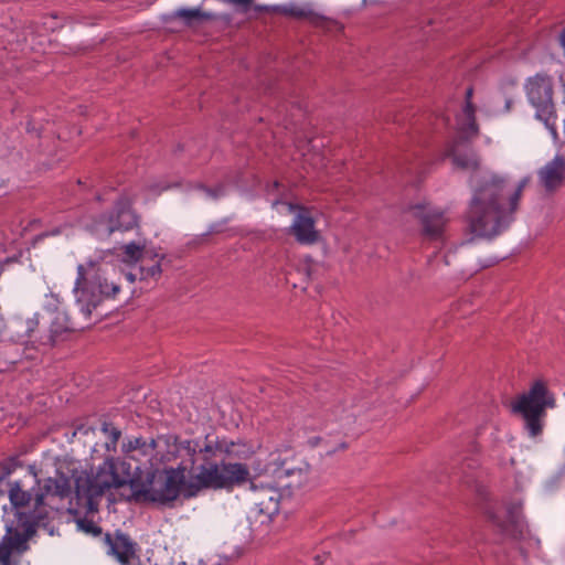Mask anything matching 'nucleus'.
Returning <instances> with one entry per match:
<instances>
[{
    "mask_svg": "<svg viewBox=\"0 0 565 565\" xmlns=\"http://www.w3.org/2000/svg\"><path fill=\"white\" fill-rule=\"evenodd\" d=\"M445 156L451 158L455 167L472 170L470 188L472 196L468 210V222L476 237L492 238L500 235L514 221L524 189L530 182L523 178L515 185L494 172H478L479 159L470 149H463L461 140L454 141Z\"/></svg>",
    "mask_w": 565,
    "mask_h": 565,
    "instance_id": "nucleus-1",
    "label": "nucleus"
},
{
    "mask_svg": "<svg viewBox=\"0 0 565 565\" xmlns=\"http://www.w3.org/2000/svg\"><path fill=\"white\" fill-rule=\"evenodd\" d=\"M29 471L34 479L36 490L33 492V507L28 512L17 510V518L23 527L21 533L28 542L32 539L38 527H42L50 535H53L55 527L52 524L51 513L53 508L45 502L47 497H58L66 499L71 495V481L63 473L57 472L56 478H44L38 477L34 466H29Z\"/></svg>",
    "mask_w": 565,
    "mask_h": 565,
    "instance_id": "nucleus-2",
    "label": "nucleus"
},
{
    "mask_svg": "<svg viewBox=\"0 0 565 565\" xmlns=\"http://www.w3.org/2000/svg\"><path fill=\"white\" fill-rule=\"evenodd\" d=\"M196 469L198 473L192 476V483L189 484L190 495H198L203 489L232 491L254 480L246 463L221 457L217 459L205 455V463H200Z\"/></svg>",
    "mask_w": 565,
    "mask_h": 565,
    "instance_id": "nucleus-3",
    "label": "nucleus"
},
{
    "mask_svg": "<svg viewBox=\"0 0 565 565\" xmlns=\"http://www.w3.org/2000/svg\"><path fill=\"white\" fill-rule=\"evenodd\" d=\"M121 288L120 281L108 277L106 270L96 260L78 265L75 289L79 291L77 299L81 312L89 318L104 299L115 298Z\"/></svg>",
    "mask_w": 565,
    "mask_h": 565,
    "instance_id": "nucleus-4",
    "label": "nucleus"
},
{
    "mask_svg": "<svg viewBox=\"0 0 565 565\" xmlns=\"http://www.w3.org/2000/svg\"><path fill=\"white\" fill-rule=\"evenodd\" d=\"M555 404V397L546 384L536 381L527 393L520 395L512 404V412L523 417L529 434L536 437L542 434V420L546 416V408H553Z\"/></svg>",
    "mask_w": 565,
    "mask_h": 565,
    "instance_id": "nucleus-5",
    "label": "nucleus"
},
{
    "mask_svg": "<svg viewBox=\"0 0 565 565\" xmlns=\"http://www.w3.org/2000/svg\"><path fill=\"white\" fill-rule=\"evenodd\" d=\"M186 471L188 466L183 462L178 467L151 468L153 503L171 508L179 497L194 498L195 495L189 494V484L192 483V479L186 480Z\"/></svg>",
    "mask_w": 565,
    "mask_h": 565,
    "instance_id": "nucleus-6",
    "label": "nucleus"
},
{
    "mask_svg": "<svg viewBox=\"0 0 565 565\" xmlns=\"http://www.w3.org/2000/svg\"><path fill=\"white\" fill-rule=\"evenodd\" d=\"M132 199L122 194L114 206L113 213L102 215L88 225V230L99 239L107 238L116 231H130L138 224V216L132 210Z\"/></svg>",
    "mask_w": 565,
    "mask_h": 565,
    "instance_id": "nucleus-7",
    "label": "nucleus"
},
{
    "mask_svg": "<svg viewBox=\"0 0 565 565\" xmlns=\"http://www.w3.org/2000/svg\"><path fill=\"white\" fill-rule=\"evenodd\" d=\"M525 93L530 104L536 110V118L546 126L554 125L556 116L552 77L545 73H537L529 77L525 83Z\"/></svg>",
    "mask_w": 565,
    "mask_h": 565,
    "instance_id": "nucleus-8",
    "label": "nucleus"
},
{
    "mask_svg": "<svg viewBox=\"0 0 565 565\" xmlns=\"http://www.w3.org/2000/svg\"><path fill=\"white\" fill-rule=\"evenodd\" d=\"M20 467H22V462L17 456L0 461V495L8 493L10 503L15 510L29 507L33 499V492L36 490L34 481L30 489H25V484L21 480L8 481L9 476Z\"/></svg>",
    "mask_w": 565,
    "mask_h": 565,
    "instance_id": "nucleus-9",
    "label": "nucleus"
},
{
    "mask_svg": "<svg viewBox=\"0 0 565 565\" xmlns=\"http://www.w3.org/2000/svg\"><path fill=\"white\" fill-rule=\"evenodd\" d=\"M273 207L281 214L295 213L291 231L298 243L311 245L317 242L318 231L315 228V220L308 209L281 200H274Z\"/></svg>",
    "mask_w": 565,
    "mask_h": 565,
    "instance_id": "nucleus-10",
    "label": "nucleus"
},
{
    "mask_svg": "<svg viewBox=\"0 0 565 565\" xmlns=\"http://www.w3.org/2000/svg\"><path fill=\"white\" fill-rule=\"evenodd\" d=\"M121 263L134 264L139 270V280H158L169 262L154 249H124Z\"/></svg>",
    "mask_w": 565,
    "mask_h": 565,
    "instance_id": "nucleus-11",
    "label": "nucleus"
},
{
    "mask_svg": "<svg viewBox=\"0 0 565 565\" xmlns=\"http://www.w3.org/2000/svg\"><path fill=\"white\" fill-rule=\"evenodd\" d=\"M203 451L206 456L226 458V460H246L254 454L253 447L243 440H230L216 434H206L203 439Z\"/></svg>",
    "mask_w": 565,
    "mask_h": 565,
    "instance_id": "nucleus-12",
    "label": "nucleus"
},
{
    "mask_svg": "<svg viewBox=\"0 0 565 565\" xmlns=\"http://www.w3.org/2000/svg\"><path fill=\"white\" fill-rule=\"evenodd\" d=\"M271 461L267 465V470H270L277 479L296 478L295 482L285 484L287 488L300 487L307 479L310 466L300 457L286 452L284 457L281 454H277V456L271 454Z\"/></svg>",
    "mask_w": 565,
    "mask_h": 565,
    "instance_id": "nucleus-13",
    "label": "nucleus"
},
{
    "mask_svg": "<svg viewBox=\"0 0 565 565\" xmlns=\"http://www.w3.org/2000/svg\"><path fill=\"white\" fill-rule=\"evenodd\" d=\"M484 515L500 534L512 540H521L524 536L526 523L522 513V502H512L507 508V521L502 520L492 508L484 509Z\"/></svg>",
    "mask_w": 565,
    "mask_h": 565,
    "instance_id": "nucleus-14",
    "label": "nucleus"
},
{
    "mask_svg": "<svg viewBox=\"0 0 565 565\" xmlns=\"http://www.w3.org/2000/svg\"><path fill=\"white\" fill-rule=\"evenodd\" d=\"M412 214L420 221L423 235L429 241L443 237L447 218L439 207L430 204H416L411 207Z\"/></svg>",
    "mask_w": 565,
    "mask_h": 565,
    "instance_id": "nucleus-15",
    "label": "nucleus"
},
{
    "mask_svg": "<svg viewBox=\"0 0 565 565\" xmlns=\"http://www.w3.org/2000/svg\"><path fill=\"white\" fill-rule=\"evenodd\" d=\"M85 327L76 323L67 312L56 311L49 330L36 337L39 345L53 348L58 342L65 341L70 333L83 330Z\"/></svg>",
    "mask_w": 565,
    "mask_h": 565,
    "instance_id": "nucleus-16",
    "label": "nucleus"
},
{
    "mask_svg": "<svg viewBox=\"0 0 565 565\" xmlns=\"http://www.w3.org/2000/svg\"><path fill=\"white\" fill-rule=\"evenodd\" d=\"M129 466L125 467V472L127 478H124L125 486H129L130 493L126 497V501L134 503H153L152 495V480H151V469L146 472L145 478L141 476V471L137 468L139 473L135 472L130 476L128 471Z\"/></svg>",
    "mask_w": 565,
    "mask_h": 565,
    "instance_id": "nucleus-17",
    "label": "nucleus"
},
{
    "mask_svg": "<svg viewBox=\"0 0 565 565\" xmlns=\"http://www.w3.org/2000/svg\"><path fill=\"white\" fill-rule=\"evenodd\" d=\"M250 494L248 497L249 503L260 514L271 516L279 511V493L277 489L269 486H257L255 479L249 484Z\"/></svg>",
    "mask_w": 565,
    "mask_h": 565,
    "instance_id": "nucleus-18",
    "label": "nucleus"
},
{
    "mask_svg": "<svg viewBox=\"0 0 565 565\" xmlns=\"http://www.w3.org/2000/svg\"><path fill=\"white\" fill-rule=\"evenodd\" d=\"M104 542L108 546V554L115 556L122 565H130L137 557V544L129 537L128 534L117 530L115 534L106 533Z\"/></svg>",
    "mask_w": 565,
    "mask_h": 565,
    "instance_id": "nucleus-19",
    "label": "nucleus"
},
{
    "mask_svg": "<svg viewBox=\"0 0 565 565\" xmlns=\"http://www.w3.org/2000/svg\"><path fill=\"white\" fill-rule=\"evenodd\" d=\"M537 179L547 192H554L562 186L565 180V158L563 156H555L554 159L546 162L539 169Z\"/></svg>",
    "mask_w": 565,
    "mask_h": 565,
    "instance_id": "nucleus-20",
    "label": "nucleus"
},
{
    "mask_svg": "<svg viewBox=\"0 0 565 565\" xmlns=\"http://www.w3.org/2000/svg\"><path fill=\"white\" fill-rule=\"evenodd\" d=\"M118 466H120L121 470H125L126 466H129L126 461H120L115 459L114 457H108L104 460V462L98 467L95 475L92 477L95 479V482H98L103 486V482L109 484L110 488H121L125 486L124 478L120 477L118 470Z\"/></svg>",
    "mask_w": 565,
    "mask_h": 565,
    "instance_id": "nucleus-21",
    "label": "nucleus"
},
{
    "mask_svg": "<svg viewBox=\"0 0 565 565\" xmlns=\"http://www.w3.org/2000/svg\"><path fill=\"white\" fill-rule=\"evenodd\" d=\"M103 486L95 482L92 476H77L74 478V492L77 499H96L102 497L106 490H109V484L105 481Z\"/></svg>",
    "mask_w": 565,
    "mask_h": 565,
    "instance_id": "nucleus-22",
    "label": "nucleus"
},
{
    "mask_svg": "<svg viewBox=\"0 0 565 565\" xmlns=\"http://www.w3.org/2000/svg\"><path fill=\"white\" fill-rule=\"evenodd\" d=\"M254 10L257 12L279 13L296 19H311L313 15V11L309 4H299L294 2L275 7L256 4L254 6Z\"/></svg>",
    "mask_w": 565,
    "mask_h": 565,
    "instance_id": "nucleus-23",
    "label": "nucleus"
},
{
    "mask_svg": "<svg viewBox=\"0 0 565 565\" xmlns=\"http://www.w3.org/2000/svg\"><path fill=\"white\" fill-rule=\"evenodd\" d=\"M472 97V88H468L466 90V104L462 108V111L457 117V125L459 130L466 138L476 135L478 131V126L476 122L475 113L476 109L471 103Z\"/></svg>",
    "mask_w": 565,
    "mask_h": 565,
    "instance_id": "nucleus-24",
    "label": "nucleus"
},
{
    "mask_svg": "<svg viewBox=\"0 0 565 565\" xmlns=\"http://www.w3.org/2000/svg\"><path fill=\"white\" fill-rule=\"evenodd\" d=\"M23 324H25V330H18L11 337L21 343H38L36 337L43 334V332L39 330V316L34 315L28 319L18 318L13 323V328L23 327Z\"/></svg>",
    "mask_w": 565,
    "mask_h": 565,
    "instance_id": "nucleus-25",
    "label": "nucleus"
},
{
    "mask_svg": "<svg viewBox=\"0 0 565 565\" xmlns=\"http://www.w3.org/2000/svg\"><path fill=\"white\" fill-rule=\"evenodd\" d=\"M178 449L184 450L190 456V463L191 469L194 467L196 461L200 459L202 462L205 463V454L203 451V441L200 440H180L178 443Z\"/></svg>",
    "mask_w": 565,
    "mask_h": 565,
    "instance_id": "nucleus-26",
    "label": "nucleus"
},
{
    "mask_svg": "<svg viewBox=\"0 0 565 565\" xmlns=\"http://www.w3.org/2000/svg\"><path fill=\"white\" fill-rule=\"evenodd\" d=\"M8 545L11 547L13 552H17L18 554H22L29 550L28 542L25 541V537L19 532L17 529H13L12 526H9L7 529V533L3 536Z\"/></svg>",
    "mask_w": 565,
    "mask_h": 565,
    "instance_id": "nucleus-27",
    "label": "nucleus"
},
{
    "mask_svg": "<svg viewBox=\"0 0 565 565\" xmlns=\"http://www.w3.org/2000/svg\"><path fill=\"white\" fill-rule=\"evenodd\" d=\"M177 17L181 18L188 24H191L195 21H204L213 19V14L209 12L201 11L198 8L193 9H180L177 11Z\"/></svg>",
    "mask_w": 565,
    "mask_h": 565,
    "instance_id": "nucleus-28",
    "label": "nucleus"
},
{
    "mask_svg": "<svg viewBox=\"0 0 565 565\" xmlns=\"http://www.w3.org/2000/svg\"><path fill=\"white\" fill-rule=\"evenodd\" d=\"M12 264L31 266L30 249H18L17 253L13 254L12 256H7L4 258H0L1 269H3L6 266H10Z\"/></svg>",
    "mask_w": 565,
    "mask_h": 565,
    "instance_id": "nucleus-29",
    "label": "nucleus"
},
{
    "mask_svg": "<svg viewBox=\"0 0 565 565\" xmlns=\"http://www.w3.org/2000/svg\"><path fill=\"white\" fill-rule=\"evenodd\" d=\"M76 525L78 530L89 534L92 536H100L103 534V529L98 526L93 520L84 516L76 520Z\"/></svg>",
    "mask_w": 565,
    "mask_h": 565,
    "instance_id": "nucleus-30",
    "label": "nucleus"
},
{
    "mask_svg": "<svg viewBox=\"0 0 565 565\" xmlns=\"http://www.w3.org/2000/svg\"><path fill=\"white\" fill-rule=\"evenodd\" d=\"M100 430L109 438L111 447L115 448L121 437V430L107 420L102 422Z\"/></svg>",
    "mask_w": 565,
    "mask_h": 565,
    "instance_id": "nucleus-31",
    "label": "nucleus"
},
{
    "mask_svg": "<svg viewBox=\"0 0 565 565\" xmlns=\"http://www.w3.org/2000/svg\"><path fill=\"white\" fill-rule=\"evenodd\" d=\"M125 267L120 268L119 278L117 281L121 282V278L126 279L129 285H132L137 279L139 280V270L134 264L122 263Z\"/></svg>",
    "mask_w": 565,
    "mask_h": 565,
    "instance_id": "nucleus-32",
    "label": "nucleus"
},
{
    "mask_svg": "<svg viewBox=\"0 0 565 565\" xmlns=\"http://www.w3.org/2000/svg\"><path fill=\"white\" fill-rule=\"evenodd\" d=\"M157 446V443L154 439H151L148 444L146 439L142 437H136L134 439H129L127 444L124 445V448L126 451H132L137 449H145L146 447H150L151 449H154Z\"/></svg>",
    "mask_w": 565,
    "mask_h": 565,
    "instance_id": "nucleus-33",
    "label": "nucleus"
},
{
    "mask_svg": "<svg viewBox=\"0 0 565 565\" xmlns=\"http://www.w3.org/2000/svg\"><path fill=\"white\" fill-rule=\"evenodd\" d=\"M198 191L205 199L217 200L218 198L225 195V186L218 185L215 189H209L203 185L198 186Z\"/></svg>",
    "mask_w": 565,
    "mask_h": 565,
    "instance_id": "nucleus-34",
    "label": "nucleus"
},
{
    "mask_svg": "<svg viewBox=\"0 0 565 565\" xmlns=\"http://www.w3.org/2000/svg\"><path fill=\"white\" fill-rule=\"evenodd\" d=\"M318 263L311 259V257L306 256L303 263L299 266V270L302 271L307 278H312L313 274L318 270Z\"/></svg>",
    "mask_w": 565,
    "mask_h": 565,
    "instance_id": "nucleus-35",
    "label": "nucleus"
},
{
    "mask_svg": "<svg viewBox=\"0 0 565 565\" xmlns=\"http://www.w3.org/2000/svg\"><path fill=\"white\" fill-rule=\"evenodd\" d=\"M13 551L8 545L6 540L2 537L0 542V564L1 565H10V558Z\"/></svg>",
    "mask_w": 565,
    "mask_h": 565,
    "instance_id": "nucleus-36",
    "label": "nucleus"
},
{
    "mask_svg": "<svg viewBox=\"0 0 565 565\" xmlns=\"http://www.w3.org/2000/svg\"><path fill=\"white\" fill-rule=\"evenodd\" d=\"M58 234H61V230H60V228H56V230H54V231H52V232H45V233H42V234H40V235H38V236H35V237H34V239H33V244H34V245L42 244V243H44V239H45L46 237L55 236V235H58Z\"/></svg>",
    "mask_w": 565,
    "mask_h": 565,
    "instance_id": "nucleus-37",
    "label": "nucleus"
},
{
    "mask_svg": "<svg viewBox=\"0 0 565 565\" xmlns=\"http://www.w3.org/2000/svg\"><path fill=\"white\" fill-rule=\"evenodd\" d=\"M507 257H508V255L500 256V257H493V258H489L486 260H480L479 266H480V268H489V267L498 264L500 260L505 259Z\"/></svg>",
    "mask_w": 565,
    "mask_h": 565,
    "instance_id": "nucleus-38",
    "label": "nucleus"
},
{
    "mask_svg": "<svg viewBox=\"0 0 565 565\" xmlns=\"http://www.w3.org/2000/svg\"><path fill=\"white\" fill-rule=\"evenodd\" d=\"M476 466H477V461L475 459H468L461 465L460 469L462 472H466V467L471 469V468H475Z\"/></svg>",
    "mask_w": 565,
    "mask_h": 565,
    "instance_id": "nucleus-39",
    "label": "nucleus"
},
{
    "mask_svg": "<svg viewBox=\"0 0 565 565\" xmlns=\"http://www.w3.org/2000/svg\"><path fill=\"white\" fill-rule=\"evenodd\" d=\"M168 189V186H157V185H149V191L151 192V194L153 195H158L161 191Z\"/></svg>",
    "mask_w": 565,
    "mask_h": 565,
    "instance_id": "nucleus-40",
    "label": "nucleus"
},
{
    "mask_svg": "<svg viewBox=\"0 0 565 565\" xmlns=\"http://www.w3.org/2000/svg\"><path fill=\"white\" fill-rule=\"evenodd\" d=\"M86 501L89 511H97V502H95V499H86Z\"/></svg>",
    "mask_w": 565,
    "mask_h": 565,
    "instance_id": "nucleus-41",
    "label": "nucleus"
},
{
    "mask_svg": "<svg viewBox=\"0 0 565 565\" xmlns=\"http://www.w3.org/2000/svg\"><path fill=\"white\" fill-rule=\"evenodd\" d=\"M280 186H281V183L278 181H275L271 185L268 186L267 191H268V193H273L275 191H278Z\"/></svg>",
    "mask_w": 565,
    "mask_h": 565,
    "instance_id": "nucleus-42",
    "label": "nucleus"
},
{
    "mask_svg": "<svg viewBox=\"0 0 565 565\" xmlns=\"http://www.w3.org/2000/svg\"><path fill=\"white\" fill-rule=\"evenodd\" d=\"M121 247L132 248V247H141V246L138 243H136V242H129V243L122 245Z\"/></svg>",
    "mask_w": 565,
    "mask_h": 565,
    "instance_id": "nucleus-43",
    "label": "nucleus"
},
{
    "mask_svg": "<svg viewBox=\"0 0 565 565\" xmlns=\"http://www.w3.org/2000/svg\"><path fill=\"white\" fill-rule=\"evenodd\" d=\"M201 244H212L213 242L209 239V235H203V238L200 242Z\"/></svg>",
    "mask_w": 565,
    "mask_h": 565,
    "instance_id": "nucleus-44",
    "label": "nucleus"
},
{
    "mask_svg": "<svg viewBox=\"0 0 565 565\" xmlns=\"http://www.w3.org/2000/svg\"><path fill=\"white\" fill-rule=\"evenodd\" d=\"M57 472L63 473V475H64L65 477H67V478L70 479V481L72 482V478H74V475H71V477H68L66 473H64L63 471H61V470H58V469H57V470L55 471V477H54V478H56V477H57ZM72 489H73V487L71 486V490H72Z\"/></svg>",
    "mask_w": 565,
    "mask_h": 565,
    "instance_id": "nucleus-45",
    "label": "nucleus"
},
{
    "mask_svg": "<svg viewBox=\"0 0 565 565\" xmlns=\"http://www.w3.org/2000/svg\"><path fill=\"white\" fill-rule=\"evenodd\" d=\"M180 565H205V564L202 561H200V562H198L195 564L194 563H185V562H183Z\"/></svg>",
    "mask_w": 565,
    "mask_h": 565,
    "instance_id": "nucleus-46",
    "label": "nucleus"
},
{
    "mask_svg": "<svg viewBox=\"0 0 565 565\" xmlns=\"http://www.w3.org/2000/svg\"><path fill=\"white\" fill-rule=\"evenodd\" d=\"M511 104H512V100L511 99H508L505 102V108L509 110L511 108Z\"/></svg>",
    "mask_w": 565,
    "mask_h": 565,
    "instance_id": "nucleus-47",
    "label": "nucleus"
},
{
    "mask_svg": "<svg viewBox=\"0 0 565 565\" xmlns=\"http://www.w3.org/2000/svg\"><path fill=\"white\" fill-rule=\"evenodd\" d=\"M315 559H316V562H317L318 564H322V563H323V562H322V559H321V556H320V555H317V556L315 557Z\"/></svg>",
    "mask_w": 565,
    "mask_h": 565,
    "instance_id": "nucleus-48",
    "label": "nucleus"
},
{
    "mask_svg": "<svg viewBox=\"0 0 565 565\" xmlns=\"http://www.w3.org/2000/svg\"><path fill=\"white\" fill-rule=\"evenodd\" d=\"M14 329V333L20 330V331H23L25 330V324H23V327H19V328H13Z\"/></svg>",
    "mask_w": 565,
    "mask_h": 565,
    "instance_id": "nucleus-49",
    "label": "nucleus"
},
{
    "mask_svg": "<svg viewBox=\"0 0 565 565\" xmlns=\"http://www.w3.org/2000/svg\"><path fill=\"white\" fill-rule=\"evenodd\" d=\"M347 447H348L347 443H341L339 446L340 449H345Z\"/></svg>",
    "mask_w": 565,
    "mask_h": 565,
    "instance_id": "nucleus-50",
    "label": "nucleus"
},
{
    "mask_svg": "<svg viewBox=\"0 0 565 565\" xmlns=\"http://www.w3.org/2000/svg\"><path fill=\"white\" fill-rule=\"evenodd\" d=\"M444 258H445L446 264H448V260H447V258H448V254H446V255L444 256Z\"/></svg>",
    "mask_w": 565,
    "mask_h": 565,
    "instance_id": "nucleus-51",
    "label": "nucleus"
}]
</instances>
